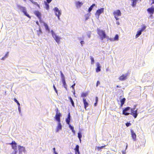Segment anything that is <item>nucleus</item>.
<instances>
[{
  "label": "nucleus",
  "mask_w": 154,
  "mask_h": 154,
  "mask_svg": "<svg viewBox=\"0 0 154 154\" xmlns=\"http://www.w3.org/2000/svg\"><path fill=\"white\" fill-rule=\"evenodd\" d=\"M97 33L100 37V38L101 40H103L106 38H108V37L106 36L105 32L104 31L97 29Z\"/></svg>",
  "instance_id": "nucleus-1"
},
{
  "label": "nucleus",
  "mask_w": 154,
  "mask_h": 154,
  "mask_svg": "<svg viewBox=\"0 0 154 154\" xmlns=\"http://www.w3.org/2000/svg\"><path fill=\"white\" fill-rule=\"evenodd\" d=\"M51 32L52 37L55 40L56 42L58 44H60V40L61 39V38L57 35L53 30H51Z\"/></svg>",
  "instance_id": "nucleus-2"
},
{
  "label": "nucleus",
  "mask_w": 154,
  "mask_h": 154,
  "mask_svg": "<svg viewBox=\"0 0 154 154\" xmlns=\"http://www.w3.org/2000/svg\"><path fill=\"white\" fill-rule=\"evenodd\" d=\"M136 106V105H135L134 108H131L130 109L131 112L130 113V114L132 116L134 119L137 117L138 114L137 113V109L135 110V108Z\"/></svg>",
  "instance_id": "nucleus-3"
},
{
  "label": "nucleus",
  "mask_w": 154,
  "mask_h": 154,
  "mask_svg": "<svg viewBox=\"0 0 154 154\" xmlns=\"http://www.w3.org/2000/svg\"><path fill=\"white\" fill-rule=\"evenodd\" d=\"M17 7L24 13V14L29 18H30V16L27 13L26 8L20 6L19 5H17Z\"/></svg>",
  "instance_id": "nucleus-4"
},
{
  "label": "nucleus",
  "mask_w": 154,
  "mask_h": 154,
  "mask_svg": "<svg viewBox=\"0 0 154 154\" xmlns=\"http://www.w3.org/2000/svg\"><path fill=\"white\" fill-rule=\"evenodd\" d=\"M62 116L61 113L59 112L58 109H57L56 111V114L54 117V118L58 122H60V117Z\"/></svg>",
  "instance_id": "nucleus-5"
},
{
  "label": "nucleus",
  "mask_w": 154,
  "mask_h": 154,
  "mask_svg": "<svg viewBox=\"0 0 154 154\" xmlns=\"http://www.w3.org/2000/svg\"><path fill=\"white\" fill-rule=\"evenodd\" d=\"M60 73L63 86L66 90H67V85L64 76L61 71H60Z\"/></svg>",
  "instance_id": "nucleus-6"
},
{
  "label": "nucleus",
  "mask_w": 154,
  "mask_h": 154,
  "mask_svg": "<svg viewBox=\"0 0 154 154\" xmlns=\"http://www.w3.org/2000/svg\"><path fill=\"white\" fill-rule=\"evenodd\" d=\"M113 14L116 20H119V18L117 17L119 16H121V13L119 10H117L114 11Z\"/></svg>",
  "instance_id": "nucleus-7"
},
{
  "label": "nucleus",
  "mask_w": 154,
  "mask_h": 154,
  "mask_svg": "<svg viewBox=\"0 0 154 154\" xmlns=\"http://www.w3.org/2000/svg\"><path fill=\"white\" fill-rule=\"evenodd\" d=\"M131 108L129 107H127L124 108L122 111V114L125 116H128L130 114V113L128 112L131 109Z\"/></svg>",
  "instance_id": "nucleus-8"
},
{
  "label": "nucleus",
  "mask_w": 154,
  "mask_h": 154,
  "mask_svg": "<svg viewBox=\"0 0 154 154\" xmlns=\"http://www.w3.org/2000/svg\"><path fill=\"white\" fill-rule=\"evenodd\" d=\"M128 75V73L122 74L119 77V79L121 81H123L126 80L127 79Z\"/></svg>",
  "instance_id": "nucleus-9"
},
{
  "label": "nucleus",
  "mask_w": 154,
  "mask_h": 154,
  "mask_svg": "<svg viewBox=\"0 0 154 154\" xmlns=\"http://www.w3.org/2000/svg\"><path fill=\"white\" fill-rule=\"evenodd\" d=\"M18 148L19 150V154H22V152L25 153L26 151L25 148L23 146H18Z\"/></svg>",
  "instance_id": "nucleus-10"
},
{
  "label": "nucleus",
  "mask_w": 154,
  "mask_h": 154,
  "mask_svg": "<svg viewBox=\"0 0 154 154\" xmlns=\"http://www.w3.org/2000/svg\"><path fill=\"white\" fill-rule=\"evenodd\" d=\"M54 10L55 11L56 15L59 18V17L61 14L60 11L59 10L58 8L57 7L55 8L54 9Z\"/></svg>",
  "instance_id": "nucleus-11"
},
{
  "label": "nucleus",
  "mask_w": 154,
  "mask_h": 154,
  "mask_svg": "<svg viewBox=\"0 0 154 154\" xmlns=\"http://www.w3.org/2000/svg\"><path fill=\"white\" fill-rule=\"evenodd\" d=\"M10 144L11 145L12 148L14 149V151H17V144L15 141H13Z\"/></svg>",
  "instance_id": "nucleus-12"
},
{
  "label": "nucleus",
  "mask_w": 154,
  "mask_h": 154,
  "mask_svg": "<svg viewBox=\"0 0 154 154\" xmlns=\"http://www.w3.org/2000/svg\"><path fill=\"white\" fill-rule=\"evenodd\" d=\"M147 11L151 15L153 14L154 13V8L152 6L151 8H148L147 9Z\"/></svg>",
  "instance_id": "nucleus-13"
},
{
  "label": "nucleus",
  "mask_w": 154,
  "mask_h": 154,
  "mask_svg": "<svg viewBox=\"0 0 154 154\" xmlns=\"http://www.w3.org/2000/svg\"><path fill=\"white\" fill-rule=\"evenodd\" d=\"M34 13L39 19H41V14L40 12L38 11H35Z\"/></svg>",
  "instance_id": "nucleus-14"
},
{
  "label": "nucleus",
  "mask_w": 154,
  "mask_h": 154,
  "mask_svg": "<svg viewBox=\"0 0 154 154\" xmlns=\"http://www.w3.org/2000/svg\"><path fill=\"white\" fill-rule=\"evenodd\" d=\"M104 8H101L100 9L97 10L96 13V15H97L98 16H99L100 14L103 12Z\"/></svg>",
  "instance_id": "nucleus-15"
},
{
  "label": "nucleus",
  "mask_w": 154,
  "mask_h": 154,
  "mask_svg": "<svg viewBox=\"0 0 154 154\" xmlns=\"http://www.w3.org/2000/svg\"><path fill=\"white\" fill-rule=\"evenodd\" d=\"M70 113L69 112L67 115V117L66 119V121L67 124L70 125Z\"/></svg>",
  "instance_id": "nucleus-16"
},
{
  "label": "nucleus",
  "mask_w": 154,
  "mask_h": 154,
  "mask_svg": "<svg viewBox=\"0 0 154 154\" xmlns=\"http://www.w3.org/2000/svg\"><path fill=\"white\" fill-rule=\"evenodd\" d=\"M96 66L97 68L96 69V72H98L100 71L101 66L100 64L98 63H97Z\"/></svg>",
  "instance_id": "nucleus-17"
},
{
  "label": "nucleus",
  "mask_w": 154,
  "mask_h": 154,
  "mask_svg": "<svg viewBox=\"0 0 154 154\" xmlns=\"http://www.w3.org/2000/svg\"><path fill=\"white\" fill-rule=\"evenodd\" d=\"M83 4V2L79 1L75 3V6L77 8H80Z\"/></svg>",
  "instance_id": "nucleus-18"
},
{
  "label": "nucleus",
  "mask_w": 154,
  "mask_h": 154,
  "mask_svg": "<svg viewBox=\"0 0 154 154\" xmlns=\"http://www.w3.org/2000/svg\"><path fill=\"white\" fill-rule=\"evenodd\" d=\"M83 103L84 106V108L85 110H86V108L88 106L89 104L87 101H86V100L85 98H83Z\"/></svg>",
  "instance_id": "nucleus-19"
},
{
  "label": "nucleus",
  "mask_w": 154,
  "mask_h": 154,
  "mask_svg": "<svg viewBox=\"0 0 154 154\" xmlns=\"http://www.w3.org/2000/svg\"><path fill=\"white\" fill-rule=\"evenodd\" d=\"M74 150L75 152V154H80V152L79 151V146L78 145L76 146Z\"/></svg>",
  "instance_id": "nucleus-20"
},
{
  "label": "nucleus",
  "mask_w": 154,
  "mask_h": 154,
  "mask_svg": "<svg viewBox=\"0 0 154 154\" xmlns=\"http://www.w3.org/2000/svg\"><path fill=\"white\" fill-rule=\"evenodd\" d=\"M62 126L60 122H58V125L57 127V131H58L59 130L62 129Z\"/></svg>",
  "instance_id": "nucleus-21"
},
{
  "label": "nucleus",
  "mask_w": 154,
  "mask_h": 154,
  "mask_svg": "<svg viewBox=\"0 0 154 154\" xmlns=\"http://www.w3.org/2000/svg\"><path fill=\"white\" fill-rule=\"evenodd\" d=\"M126 99L125 98H123L120 100L121 105L120 106L122 107L124 104Z\"/></svg>",
  "instance_id": "nucleus-22"
},
{
  "label": "nucleus",
  "mask_w": 154,
  "mask_h": 154,
  "mask_svg": "<svg viewBox=\"0 0 154 154\" xmlns=\"http://www.w3.org/2000/svg\"><path fill=\"white\" fill-rule=\"evenodd\" d=\"M44 25L45 26V28L46 30L48 31V32L50 31V29L49 28L48 26V25L45 23H44Z\"/></svg>",
  "instance_id": "nucleus-23"
},
{
  "label": "nucleus",
  "mask_w": 154,
  "mask_h": 154,
  "mask_svg": "<svg viewBox=\"0 0 154 154\" xmlns=\"http://www.w3.org/2000/svg\"><path fill=\"white\" fill-rule=\"evenodd\" d=\"M69 99L73 107H75V105L74 101L71 97H69Z\"/></svg>",
  "instance_id": "nucleus-24"
},
{
  "label": "nucleus",
  "mask_w": 154,
  "mask_h": 154,
  "mask_svg": "<svg viewBox=\"0 0 154 154\" xmlns=\"http://www.w3.org/2000/svg\"><path fill=\"white\" fill-rule=\"evenodd\" d=\"M142 32L140 30L137 32V33L135 37L136 38H138L141 34Z\"/></svg>",
  "instance_id": "nucleus-25"
},
{
  "label": "nucleus",
  "mask_w": 154,
  "mask_h": 154,
  "mask_svg": "<svg viewBox=\"0 0 154 154\" xmlns=\"http://www.w3.org/2000/svg\"><path fill=\"white\" fill-rule=\"evenodd\" d=\"M88 95V93L87 92L82 93L81 94V97H86Z\"/></svg>",
  "instance_id": "nucleus-26"
},
{
  "label": "nucleus",
  "mask_w": 154,
  "mask_h": 154,
  "mask_svg": "<svg viewBox=\"0 0 154 154\" xmlns=\"http://www.w3.org/2000/svg\"><path fill=\"white\" fill-rule=\"evenodd\" d=\"M69 127L70 128V129L72 130V132L73 133V134H75V131L74 129V127L71 126L70 125H69Z\"/></svg>",
  "instance_id": "nucleus-27"
},
{
  "label": "nucleus",
  "mask_w": 154,
  "mask_h": 154,
  "mask_svg": "<svg viewBox=\"0 0 154 154\" xmlns=\"http://www.w3.org/2000/svg\"><path fill=\"white\" fill-rule=\"evenodd\" d=\"M95 6V4H93L89 8L88 10V12H90L92 10L94 6Z\"/></svg>",
  "instance_id": "nucleus-28"
},
{
  "label": "nucleus",
  "mask_w": 154,
  "mask_h": 154,
  "mask_svg": "<svg viewBox=\"0 0 154 154\" xmlns=\"http://www.w3.org/2000/svg\"><path fill=\"white\" fill-rule=\"evenodd\" d=\"M105 146V145H104L103 146H97V148L98 150H100L101 149L103 148Z\"/></svg>",
  "instance_id": "nucleus-29"
},
{
  "label": "nucleus",
  "mask_w": 154,
  "mask_h": 154,
  "mask_svg": "<svg viewBox=\"0 0 154 154\" xmlns=\"http://www.w3.org/2000/svg\"><path fill=\"white\" fill-rule=\"evenodd\" d=\"M14 101L17 103V105L18 106L19 108L20 107V103H19L18 101L17 100L16 98H14Z\"/></svg>",
  "instance_id": "nucleus-30"
},
{
  "label": "nucleus",
  "mask_w": 154,
  "mask_h": 154,
  "mask_svg": "<svg viewBox=\"0 0 154 154\" xmlns=\"http://www.w3.org/2000/svg\"><path fill=\"white\" fill-rule=\"evenodd\" d=\"M113 38L114 41H118L119 39L118 35L117 34Z\"/></svg>",
  "instance_id": "nucleus-31"
},
{
  "label": "nucleus",
  "mask_w": 154,
  "mask_h": 154,
  "mask_svg": "<svg viewBox=\"0 0 154 154\" xmlns=\"http://www.w3.org/2000/svg\"><path fill=\"white\" fill-rule=\"evenodd\" d=\"M45 8L47 10H48L49 9V5L48 4L47 2H45Z\"/></svg>",
  "instance_id": "nucleus-32"
},
{
  "label": "nucleus",
  "mask_w": 154,
  "mask_h": 154,
  "mask_svg": "<svg viewBox=\"0 0 154 154\" xmlns=\"http://www.w3.org/2000/svg\"><path fill=\"white\" fill-rule=\"evenodd\" d=\"M90 59H91V64H94V59L92 57H90Z\"/></svg>",
  "instance_id": "nucleus-33"
},
{
  "label": "nucleus",
  "mask_w": 154,
  "mask_h": 154,
  "mask_svg": "<svg viewBox=\"0 0 154 154\" xmlns=\"http://www.w3.org/2000/svg\"><path fill=\"white\" fill-rule=\"evenodd\" d=\"M146 28V26H145L143 25L140 30L142 32Z\"/></svg>",
  "instance_id": "nucleus-34"
},
{
  "label": "nucleus",
  "mask_w": 154,
  "mask_h": 154,
  "mask_svg": "<svg viewBox=\"0 0 154 154\" xmlns=\"http://www.w3.org/2000/svg\"><path fill=\"white\" fill-rule=\"evenodd\" d=\"M131 137L134 140H136V135H131Z\"/></svg>",
  "instance_id": "nucleus-35"
},
{
  "label": "nucleus",
  "mask_w": 154,
  "mask_h": 154,
  "mask_svg": "<svg viewBox=\"0 0 154 154\" xmlns=\"http://www.w3.org/2000/svg\"><path fill=\"white\" fill-rule=\"evenodd\" d=\"M131 125V123H129V122H127V123H126V124H125V125L127 127H128Z\"/></svg>",
  "instance_id": "nucleus-36"
},
{
  "label": "nucleus",
  "mask_w": 154,
  "mask_h": 154,
  "mask_svg": "<svg viewBox=\"0 0 154 154\" xmlns=\"http://www.w3.org/2000/svg\"><path fill=\"white\" fill-rule=\"evenodd\" d=\"M53 88H54V89L55 91V92L57 93L58 91L57 90L56 88H55V85H53Z\"/></svg>",
  "instance_id": "nucleus-37"
},
{
  "label": "nucleus",
  "mask_w": 154,
  "mask_h": 154,
  "mask_svg": "<svg viewBox=\"0 0 154 154\" xmlns=\"http://www.w3.org/2000/svg\"><path fill=\"white\" fill-rule=\"evenodd\" d=\"M82 135H78V137L80 143H81V138H82Z\"/></svg>",
  "instance_id": "nucleus-38"
},
{
  "label": "nucleus",
  "mask_w": 154,
  "mask_h": 154,
  "mask_svg": "<svg viewBox=\"0 0 154 154\" xmlns=\"http://www.w3.org/2000/svg\"><path fill=\"white\" fill-rule=\"evenodd\" d=\"M131 135H136L135 133L133 130H131Z\"/></svg>",
  "instance_id": "nucleus-39"
},
{
  "label": "nucleus",
  "mask_w": 154,
  "mask_h": 154,
  "mask_svg": "<svg viewBox=\"0 0 154 154\" xmlns=\"http://www.w3.org/2000/svg\"><path fill=\"white\" fill-rule=\"evenodd\" d=\"M108 38V39L109 40H110L111 41H114V38H109L108 37V38Z\"/></svg>",
  "instance_id": "nucleus-40"
},
{
  "label": "nucleus",
  "mask_w": 154,
  "mask_h": 154,
  "mask_svg": "<svg viewBox=\"0 0 154 154\" xmlns=\"http://www.w3.org/2000/svg\"><path fill=\"white\" fill-rule=\"evenodd\" d=\"M8 54H9V52H8L6 53V54H5V55L4 56H5V57H6V58H7L8 56Z\"/></svg>",
  "instance_id": "nucleus-41"
},
{
  "label": "nucleus",
  "mask_w": 154,
  "mask_h": 154,
  "mask_svg": "<svg viewBox=\"0 0 154 154\" xmlns=\"http://www.w3.org/2000/svg\"><path fill=\"white\" fill-rule=\"evenodd\" d=\"M98 97H95V101L96 102H97V103L98 102Z\"/></svg>",
  "instance_id": "nucleus-42"
},
{
  "label": "nucleus",
  "mask_w": 154,
  "mask_h": 154,
  "mask_svg": "<svg viewBox=\"0 0 154 154\" xmlns=\"http://www.w3.org/2000/svg\"><path fill=\"white\" fill-rule=\"evenodd\" d=\"M100 82L99 81H98L97 82L96 86L97 87L98 85L100 84Z\"/></svg>",
  "instance_id": "nucleus-43"
},
{
  "label": "nucleus",
  "mask_w": 154,
  "mask_h": 154,
  "mask_svg": "<svg viewBox=\"0 0 154 154\" xmlns=\"http://www.w3.org/2000/svg\"><path fill=\"white\" fill-rule=\"evenodd\" d=\"M46 1H47L46 2L48 3H49L51 2L52 0H46Z\"/></svg>",
  "instance_id": "nucleus-44"
},
{
  "label": "nucleus",
  "mask_w": 154,
  "mask_h": 154,
  "mask_svg": "<svg viewBox=\"0 0 154 154\" xmlns=\"http://www.w3.org/2000/svg\"><path fill=\"white\" fill-rule=\"evenodd\" d=\"M53 153H55V152H56V149H55V148H54L53 149Z\"/></svg>",
  "instance_id": "nucleus-45"
},
{
  "label": "nucleus",
  "mask_w": 154,
  "mask_h": 154,
  "mask_svg": "<svg viewBox=\"0 0 154 154\" xmlns=\"http://www.w3.org/2000/svg\"><path fill=\"white\" fill-rule=\"evenodd\" d=\"M39 33H38V35H39L40 34L42 33V32L41 30H39Z\"/></svg>",
  "instance_id": "nucleus-46"
},
{
  "label": "nucleus",
  "mask_w": 154,
  "mask_h": 154,
  "mask_svg": "<svg viewBox=\"0 0 154 154\" xmlns=\"http://www.w3.org/2000/svg\"><path fill=\"white\" fill-rule=\"evenodd\" d=\"M17 153V151H15L13 152L11 154H16Z\"/></svg>",
  "instance_id": "nucleus-47"
},
{
  "label": "nucleus",
  "mask_w": 154,
  "mask_h": 154,
  "mask_svg": "<svg viewBox=\"0 0 154 154\" xmlns=\"http://www.w3.org/2000/svg\"><path fill=\"white\" fill-rule=\"evenodd\" d=\"M75 85V83H74L72 86L71 87L73 89H74V86Z\"/></svg>",
  "instance_id": "nucleus-48"
},
{
  "label": "nucleus",
  "mask_w": 154,
  "mask_h": 154,
  "mask_svg": "<svg viewBox=\"0 0 154 154\" xmlns=\"http://www.w3.org/2000/svg\"><path fill=\"white\" fill-rule=\"evenodd\" d=\"M80 43L81 45H82L84 43V42L83 41H81L80 42Z\"/></svg>",
  "instance_id": "nucleus-49"
},
{
  "label": "nucleus",
  "mask_w": 154,
  "mask_h": 154,
  "mask_svg": "<svg viewBox=\"0 0 154 154\" xmlns=\"http://www.w3.org/2000/svg\"><path fill=\"white\" fill-rule=\"evenodd\" d=\"M97 102H95V103H94V106H96L97 105Z\"/></svg>",
  "instance_id": "nucleus-50"
},
{
  "label": "nucleus",
  "mask_w": 154,
  "mask_h": 154,
  "mask_svg": "<svg viewBox=\"0 0 154 154\" xmlns=\"http://www.w3.org/2000/svg\"><path fill=\"white\" fill-rule=\"evenodd\" d=\"M151 0L152 1V2L151 3V4H154V0Z\"/></svg>",
  "instance_id": "nucleus-51"
},
{
  "label": "nucleus",
  "mask_w": 154,
  "mask_h": 154,
  "mask_svg": "<svg viewBox=\"0 0 154 154\" xmlns=\"http://www.w3.org/2000/svg\"><path fill=\"white\" fill-rule=\"evenodd\" d=\"M122 154H125V152L123 151L122 152Z\"/></svg>",
  "instance_id": "nucleus-52"
},
{
  "label": "nucleus",
  "mask_w": 154,
  "mask_h": 154,
  "mask_svg": "<svg viewBox=\"0 0 154 154\" xmlns=\"http://www.w3.org/2000/svg\"><path fill=\"white\" fill-rule=\"evenodd\" d=\"M5 60V59L4 58V57H2L1 59V60Z\"/></svg>",
  "instance_id": "nucleus-53"
},
{
  "label": "nucleus",
  "mask_w": 154,
  "mask_h": 154,
  "mask_svg": "<svg viewBox=\"0 0 154 154\" xmlns=\"http://www.w3.org/2000/svg\"><path fill=\"white\" fill-rule=\"evenodd\" d=\"M116 87L117 88H120V86H119V85H117L116 86Z\"/></svg>",
  "instance_id": "nucleus-54"
},
{
  "label": "nucleus",
  "mask_w": 154,
  "mask_h": 154,
  "mask_svg": "<svg viewBox=\"0 0 154 154\" xmlns=\"http://www.w3.org/2000/svg\"><path fill=\"white\" fill-rule=\"evenodd\" d=\"M54 154H58L57 152L53 153Z\"/></svg>",
  "instance_id": "nucleus-55"
},
{
  "label": "nucleus",
  "mask_w": 154,
  "mask_h": 154,
  "mask_svg": "<svg viewBox=\"0 0 154 154\" xmlns=\"http://www.w3.org/2000/svg\"><path fill=\"white\" fill-rule=\"evenodd\" d=\"M88 18V17H86L85 18V20H87Z\"/></svg>",
  "instance_id": "nucleus-56"
},
{
  "label": "nucleus",
  "mask_w": 154,
  "mask_h": 154,
  "mask_svg": "<svg viewBox=\"0 0 154 154\" xmlns=\"http://www.w3.org/2000/svg\"><path fill=\"white\" fill-rule=\"evenodd\" d=\"M36 23L38 25H39V23L37 21L36 22Z\"/></svg>",
  "instance_id": "nucleus-57"
},
{
  "label": "nucleus",
  "mask_w": 154,
  "mask_h": 154,
  "mask_svg": "<svg viewBox=\"0 0 154 154\" xmlns=\"http://www.w3.org/2000/svg\"><path fill=\"white\" fill-rule=\"evenodd\" d=\"M109 152H107V154H109Z\"/></svg>",
  "instance_id": "nucleus-58"
},
{
  "label": "nucleus",
  "mask_w": 154,
  "mask_h": 154,
  "mask_svg": "<svg viewBox=\"0 0 154 154\" xmlns=\"http://www.w3.org/2000/svg\"><path fill=\"white\" fill-rule=\"evenodd\" d=\"M4 57V58L5 59L6 58V57H5V56H4V57Z\"/></svg>",
  "instance_id": "nucleus-59"
},
{
  "label": "nucleus",
  "mask_w": 154,
  "mask_h": 154,
  "mask_svg": "<svg viewBox=\"0 0 154 154\" xmlns=\"http://www.w3.org/2000/svg\"><path fill=\"white\" fill-rule=\"evenodd\" d=\"M78 135H80V134L79 133L78 134Z\"/></svg>",
  "instance_id": "nucleus-60"
},
{
  "label": "nucleus",
  "mask_w": 154,
  "mask_h": 154,
  "mask_svg": "<svg viewBox=\"0 0 154 154\" xmlns=\"http://www.w3.org/2000/svg\"><path fill=\"white\" fill-rule=\"evenodd\" d=\"M127 145L126 146V149L127 148Z\"/></svg>",
  "instance_id": "nucleus-61"
},
{
  "label": "nucleus",
  "mask_w": 154,
  "mask_h": 154,
  "mask_svg": "<svg viewBox=\"0 0 154 154\" xmlns=\"http://www.w3.org/2000/svg\"><path fill=\"white\" fill-rule=\"evenodd\" d=\"M112 151H114V152H116L115 150H112Z\"/></svg>",
  "instance_id": "nucleus-62"
},
{
  "label": "nucleus",
  "mask_w": 154,
  "mask_h": 154,
  "mask_svg": "<svg viewBox=\"0 0 154 154\" xmlns=\"http://www.w3.org/2000/svg\"><path fill=\"white\" fill-rule=\"evenodd\" d=\"M112 151H114V152H116L115 150H112Z\"/></svg>",
  "instance_id": "nucleus-63"
},
{
  "label": "nucleus",
  "mask_w": 154,
  "mask_h": 154,
  "mask_svg": "<svg viewBox=\"0 0 154 154\" xmlns=\"http://www.w3.org/2000/svg\"><path fill=\"white\" fill-rule=\"evenodd\" d=\"M141 0H140V1H141Z\"/></svg>",
  "instance_id": "nucleus-64"
}]
</instances>
